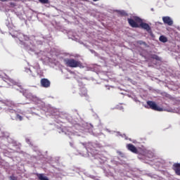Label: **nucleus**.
<instances>
[{"mask_svg": "<svg viewBox=\"0 0 180 180\" xmlns=\"http://www.w3.org/2000/svg\"><path fill=\"white\" fill-rule=\"evenodd\" d=\"M65 65L70 67V68H82V63L79 60H77L74 58L65 59Z\"/></svg>", "mask_w": 180, "mask_h": 180, "instance_id": "1", "label": "nucleus"}, {"mask_svg": "<svg viewBox=\"0 0 180 180\" xmlns=\"http://www.w3.org/2000/svg\"><path fill=\"white\" fill-rule=\"evenodd\" d=\"M136 22H138V23H140L139 27H141V29H144L146 32H150L151 30V27L146 22H143V20L139 17H136Z\"/></svg>", "mask_w": 180, "mask_h": 180, "instance_id": "2", "label": "nucleus"}, {"mask_svg": "<svg viewBox=\"0 0 180 180\" xmlns=\"http://www.w3.org/2000/svg\"><path fill=\"white\" fill-rule=\"evenodd\" d=\"M147 105L150 106V109L153 110H158V112H161V110H162V108L158 107L154 101H147Z\"/></svg>", "mask_w": 180, "mask_h": 180, "instance_id": "3", "label": "nucleus"}, {"mask_svg": "<svg viewBox=\"0 0 180 180\" xmlns=\"http://www.w3.org/2000/svg\"><path fill=\"white\" fill-rule=\"evenodd\" d=\"M51 84L50 80L48 79L44 78L41 79V86L42 88H50Z\"/></svg>", "mask_w": 180, "mask_h": 180, "instance_id": "4", "label": "nucleus"}, {"mask_svg": "<svg viewBox=\"0 0 180 180\" xmlns=\"http://www.w3.org/2000/svg\"><path fill=\"white\" fill-rule=\"evenodd\" d=\"M162 20L165 25H168V26H172L174 25V21L171 19L169 16H164L162 17Z\"/></svg>", "mask_w": 180, "mask_h": 180, "instance_id": "5", "label": "nucleus"}, {"mask_svg": "<svg viewBox=\"0 0 180 180\" xmlns=\"http://www.w3.org/2000/svg\"><path fill=\"white\" fill-rule=\"evenodd\" d=\"M127 148H128V150L131 153H134V154H139V150H137V148H136V146L131 143L127 144Z\"/></svg>", "mask_w": 180, "mask_h": 180, "instance_id": "6", "label": "nucleus"}, {"mask_svg": "<svg viewBox=\"0 0 180 180\" xmlns=\"http://www.w3.org/2000/svg\"><path fill=\"white\" fill-rule=\"evenodd\" d=\"M128 23L130 25L131 27H140V25H139V22L136 21V18L135 20H133L131 18H128Z\"/></svg>", "mask_w": 180, "mask_h": 180, "instance_id": "7", "label": "nucleus"}, {"mask_svg": "<svg viewBox=\"0 0 180 180\" xmlns=\"http://www.w3.org/2000/svg\"><path fill=\"white\" fill-rule=\"evenodd\" d=\"M172 169L174 170L175 174L180 176V164L179 163H174L172 167Z\"/></svg>", "mask_w": 180, "mask_h": 180, "instance_id": "8", "label": "nucleus"}, {"mask_svg": "<svg viewBox=\"0 0 180 180\" xmlns=\"http://www.w3.org/2000/svg\"><path fill=\"white\" fill-rule=\"evenodd\" d=\"M37 176L39 180H50L49 177L44 176V174H37Z\"/></svg>", "mask_w": 180, "mask_h": 180, "instance_id": "9", "label": "nucleus"}, {"mask_svg": "<svg viewBox=\"0 0 180 180\" xmlns=\"http://www.w3.org/2000/svg\"><path fill=\"white\" fill-rule=\"evenodd\" d=\"M159 40L162 43H167V41H168V39H167V37H164L163 35L160 37Z\"/></svg>", "mask_w": 180, "mask_h": 180, "instance_id": "10", "label": "nucleus"}, {"mask_svg": "<svg viewBox=\"0 0 180 180\" xmlns=\"http://www.w3.org/2000/svg\"><path fill=\"white\" fill-rule=\"evenodd\" d=\"M118 13L121 16H127V13H126V11H118Z\"/></svg>", "mask_w": 180, "mask_h": 180, "instance_id": "11", "label": "nucleus"}, {"mask_svg": "<svg viewBox=\"0 0 180 180\" xmlns=\"http://www.w3.org/2000/svg\"><path fill=\"white\" fill-rule=\"evenodd\" d=\"M15 119H17L18 120H20V122H22V120H23V117H22L20 115L17 114Z\"/></svg>", "mask_w": 180, "mask_h": 180, "instance_id": "12", "label": "nucleus"}, {"mask_svg": "<svg viewBox=\"0 0 180 180\" xmlns=\"http://www.w3.org/2000/svg\"><path fill=\"white\" fill-rule=\"evenodd\" d=\"M152 58H153V60H157V61H160V60H161V58H160L158 57V56H157V55H155V54L152 55Z\"/></svg>", "mask_w": 180, "mask_h": 180, "instance_id": "13", "label": "nucleus"}, {"mask_svg": "<svg viewBox=\"0 0 180 180\" xmlns=\"http://www.w3.org/2000/svg\"><path fill=\"white\" fill-rule=\"evenodd\" d=\"M137 44H139L140 46H142V44L143 46H147V43H146L145 41H137Z\"/></svg>", "mask_w": 180, "mask_h": 180, "instance_id": "14", "label": "nucleus"}, {"mask_svg": "<svg viewBox=\"0 0 180 180\" xmlns=\"http://www.w3.org/2000/svg\"><path fill=\"white\" fill-rule=\"evenodd\" d=\"M41 4H49V0H38Z\"/></svg>", "mask_w": 180, "mask_h": 180, "instance_id": "15", "label": "nucleus"}, {"mask_svg": "<svg viewBox=\"0 0 180 180\" xmlns=\"http://www.w3.org/2000/svg\"><path fill=\"white\" fill-rule=\"evenodd\" d=\"M24 39L26 41H29V40H30V38L28 36H27V35H24Z\"/></svg>", "mask_w": 180, "mask_h": 180, "instance_id": "16", "label": "nucleus"}, {"mask_svg": "<svg viewBox=\"0 0 180 180\" xmlns=\"http://www.w3.org/2000/svg\"><path fill=\"white\" fill-rule=\"evenodd\" d=\"M11 179L12 180H18V178L15 177V176H11Z\"/></svg>", "mask_w": 180, "mask_h": 180, "instance_id": "17", "label": "nucleus"}, {"mask_svg": "<svg viewBox=\"0 0 180 180\" xmlns=\"http://www.w3.org/2000/svg\"><path fill=\"white\" fill-rule=\"evenodd\" d=\"M10 5H11V6H16V5L15 4V3H10Z\"/></svg>", "mask_w": 180, "mask_h": 180, "instance_id": "18", "label": "nucleus"}, {"mask_svg": "<svg viewBox=\"0 0 180 180\" xmlns=\"http://www.w3.org/2000/svg\"><path fill=\"white\" fill-rule=\"evenodd\" d=\"M1 2H8V1H11V0H0Z\"/></svg>", "mask_w": 180, "mask_h": 180, "instance_id": "19", "label": "nucleus"}, {"mask_svg": "<svg viewBox=\"0 0 180 180\" xmlns=\"http://www.w3.org/2000/svg\"><path fill=\"white\" fill-rule=\"evenodd\" d=\"M94 2H96L97 1H99V0H93Z\"/></svg>", "mask_w": 180, "mask_h": 180, "instance_id": "20", "label": "nucleus"}]
</instances>
